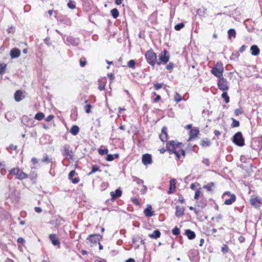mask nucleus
<instances>
[{
	"label": "nucleus",
	"instance_id": "obj_1",
	"mask_svg": "<svg viewBox=\"0 0 262 262\" xmlns=\"http://www.w3.org/2000/svg\"><path fill=\"white\" fill-rule=\"evenodd\" d=\"M182 147V143H176L174 141H170L167 143L166 148L167 150L169 151V154L174 153L177 159H180V154L181 152L180 149Z\"/></svg>",
	"mask_w": 262,
	"mask_h": 262
},
{
	"label": "nucleus",
	"instance_id": "obj_2",
	"mask_svg": "<svg viewBox=\"0 0 262 262\" xmlns=\"http://www.w3.org/2000/svg\"><path fill=\"white\" fill-rule=\"evenodd\" d=\"M9 174L16 176L19 180H23L28 177V175L18 167L13 168L9 170Z\"/></svg>",
	"mask_w": 262,
	"mask_h": 262
},
{
	"label": "nucleus",
	"instance_id": "obj_3",
	"mask_svg": "<svg viewBox=\"0 0 262 262\" xmlns=\"http://www.w3.org/2000/svg\"><path fill=\"white\" fill-rule=\"evenodd\" d=\"M147 62L152 66L157 63V55L152 49L148 50L145 54Z\"/></svg>",
	"mask_w": 262,
	"mask_h": 262
},
{
	"label": "nucleus",
	"instance_id": "obj_4",
	"mask_svg": "<svg viewBox=\"0 0 262 262\" xmlns=\"http://www.w3.org/2000/svg\"><path fill=\"white\" fill-rule=\"evenodd\" d=\"M211 72L219 78L223 77V68L222 63L221 62H217L215 66L212 68Z\"/></svg>",
	"mask_w": 262,
	"mask_h": 262
},
{
	"label": "nucleus",
	"instance_id": "obj_5",
	"mask_svg": "<svg viewBox=\"0 0 262 262\" xmlns=\"http://www.w3.org/2000/svg\"><path fill=\"white\" fill-rule=\"evenodd\" d=\"M233 142L234 144L239 146L244 145L245 140L241 132H237L233 136Z\"/></svg>",
	"mask_w": 262,
	"mask_h": 262
},
{
	"label": "nucleus",
	"instance_id": "obj_6",
	"mask_svg": "<svg viewBox=\"0 0 262 262\" xmlns=\"http://www.w3.org/2000/svg\"><path fill=\"white\" fill-rule=\"evenodd\" d=\"M159 61H157L158 65H160L162 63H166L169 59V55L168 52L164 50L162 51L159 55Z\"/></svg>",
	"mask_w": 262,
	"mask_h": 262
},
{
	"label": "nucleus",
	"instance_id": "obj_7",
	"mask_svg": "<svg viewBox=\"0 0 262 262\" xmlns=\"http://www.w3.org/2000/svg\"><path fill=\"white\" fill-rule=\"evenodd\" d=\"M217 86L219 89L223 92L227 91L229 89L228 82L223 77L221 78H219Z\"/></svg>",
	"mask_w": 262,
	"mask_h": 262
},
{
	"label": "nucleus",
	"instance_id": "obj_8",
	"mask_svg": "<svg viewBox=\"0 0 262 262\" xmlns=\"http://www.w3.org/2000/svg\"><path fill=\"white\" fill-rule=\"evenodd\" d=\"M73 151L70 149L69 145H65L63 146V149L62 151V155L66 159H72L73 157Z\"/></svg>",
	"mask_w": 262,
	"mask_h": 262
},
{
	"label": "nucleus",
	"instance_id": "obj_9",
	"mask_svg": "<svg viewBox=\"0 0 262 262\" xmlns=\"http://www.w3.org/2000/svg\"><path fill=\"white\" fill-rule=\"evenodd\" d=\"M21 123L28 127H32L34 125V121L28 116L24 115L21 118Z\"/></svg>",
	"mask_w": 262,
	"mask_h": 262
},
{
	"label": "nucleus",
	"instance_id": "obj_10",
	"mask_svg": "<svg viewBox=\"0 0 262 262\" xmlns=\"http://www.w3.org/2000/svg\"><path fill=\"white\" fill-rule=\"evenodd\" d=\"M230 195V198L226 199L224 202V204L227 205H231L234 203L236 200V196L234 194H232L229 191H227L224 193V195Z\"/></svg>",
	"mask_w": 262,
	"mask_h": 262
},
{
	"label": "nucleus",
	"instance_id": "obj_11",
	"mask_svg": "<svg viewBox=\"0 0 262 262\" xmlns=\"http://www.w3.org/2000/svg\"><path fill=\"white\" fill-rule=\"evenodd\" d=\"M167 128L166 126H163L162 128L161 133L159 135V138L161 141L164 142L167 140Z\"/></svg>",
	"mask_w": 262,
	"mask_h": 262
},
{
	"label": "nucleus",
	"instance_id": "obj_12",
	"mask_svg": "<svg viewBox=\"0 0 262 262\" xmlns=\"http://www.w3.org/2000/svg\"><path fill=\"white\" fill-rule=\"evenodd\" d=\"M142 162L143 164L147 165L152 163V158L150 155L146 154L142 156Z\"/></svg>",
	"mask_w": 262,
	"mask_h": 262
},
{
	"label": "nucleus",
	"instance_id": "obj_13",
	"mask_svg": "<svg viewBox=\"0 0 262 262\" xmlns=\"http://www.w3.org/2000/svg\"><path fill=\"white\" fill-rule=\"evenodd\" d=\"M199 129L196 127H194L191 129L189 132V138L188 141H190L191 140L195 138L199 135Z\"/></svg>",
	"mask_w": 262,
	"mask_h": 262
},
{
	"label": "nucleus",
	"instance_id": "obj_14",
	"mask_svg": "<svg viewBox=\"0 0 262 262\" xmlns=\"http://www.w3.org/2000/svg\"><path fill=\"white\" fill-rule=\"evenodd\" d=\"M49 239L51 241L52 244L54 246H59L60 245V242L56 234H50L49 235Z\"/></svg>",
	"mask_w": 262,
	"mask_h": 262
},
{
	"label": "nucleus",
	"instance_id": "obj_15",
	"mask_svg": "<svg viewBox=\"0 0 262 262\" xmlns=\"http://www.w3.org/2000/svg\"><path fill=\"white\" fill-rule=\"evenodd\" d=\"M170 186L169 188V190L168 191V193L170 194L175 191L176 190V179H172L170 180L169 182Z\"/></svg>",
	"mask_w": 262,
	"mask_h": 262
},
{
	"label": "nucleus",
	"instance_id": "obj_16",
	"mask_svg": "<svg viewBox=\"0 0 262 262\" xmlns=\"http://www.w3.org/2000/svg\"><path fill=\"white\" fill-rule=\"evenodd\" d=\"M101 238H102V236L100 234H93L89 235L88 239H90L91 242L96 243L99 242Z\"/></svg>",
	"mask_w": 262,
	"mask_h": 262
},
{
	"label": "nucleus",
	"instance_id": "obj_17",
	"mask_svg": "<svg viewBox=\"0 0 262 262\" xmlns=\"http://www.w3.org/2000/svg\"><path fill=\"white\" fill-rule=\"evenodd\" d=\"M20 55V51L17 48H13L10 51V56L12 58L18 57Z\"/></svg>",
	"mask_w": 262,
	"mask_h": 262
},
{
	"label": "nucleus",
	"instance_id": "obj_18",
	"mask_svg": "<svg viewBox=\"0 0 262 262\" xmlns=\"http://www.w3.org/2000/svg\"><path fill=\"white\" fill-rule=\"evenodd\" d=\"M184 208L183 206H177L176 215L177 217H180L184 215Z\"/></svg>",
	"mask_w": 262,
	"mask_h": 262
},
{
	"label": "nucleus",
	"instance_id": "obj_19",
	"mask_svg": "<svg viewBox=\"0 0 262 262\" xmlns=\"http://www.w3.org/2000/svg\"><path fill=\"white\" fill-rule=\"evenodd\" d=\"M66 41L68 43L73 46H76L78 45V40L71 36L68 37L66 39Z\"/></svg>",
	"mask_w": 262,
	"mask_h": 262
},
{
	"label": "nucleus",
	"instance_id": "obj_20",
	"mask_svg": "<svg viewBox=\"0 0 262 262\" xmlns=\"http://www.w3.org/2000/svg\"><path fill=\"white\" fill-rule=\"evenodd\" d=\"M75 174V170H72L70 172L69 174V179L72 181L74 184H77L79 182V179L78 178H73Z\"/></svg>",
	"mask_w": 262,
	"mask_h": 262
},
{
	"label": "nucleus",
	"instance_id": "obj_21",
	"mask_svg": "<svg viewBox=\"0 0 262 262\" xmlns=\"http://www.w3.org/2000/svg\"><path fill=\"white\" fill-rule=\"evenodd\" d=\"M122 193V191L120 189H117L116 190L115 192L111 191L110 194L112 196V200H114L116 198H119L121 196Z\"/></svg>",
	"mask_w": 262,
	"mask_h": 262
},
{
	"label": "nucleus",
	"instance_id": "obj_22",
	"mask_svg": "<svg viewBox=\"0 0 262 262\" xmlns=\"http://www.w3.org/2000/svg\"><path fill=\"white\" fill-rule=\"evenodd\" d=\"M250 203L252 205L256 207H259L261 204L260 199L257 197L253 198L250 199Z\"/></svg>",
	"mask_w": 262,
	"mask_h": 262
},
{
	"label": "nucleus",
	"instance_id": "obj_23",
	"mask_svg": "<svg viewBox=\"0 0 262 262\" xmlns=\"http://www.w3.org/2000/svg\"><path fill=\"white\" fill-rule=\"evenodd\" d=\"M144 213L147 217H151L154 215L153 211H152V207L151 205H147V208L144 210Z\"/></svg>",
	"mask_w": 262,
	"mask_h": 262
},
{
	"label": "nucleus",
	"instance_id": "obj_24",
	"mask_svg": "<svg viewBox=\"0 0 262 262\" xmlns=\"http://www.w3.org/2000/svg\"><path fill=\"white\" fill-rule=\"evenodd\" d=\"M251 54L254 56H257L259 55L260 50L256 45H252L250 48Z\"/></svg>",
	"mask_w": 262,
	"mask_h": 262
},
{
	"label": "nucleus",
	"instance_id": "obj_25",
	"mask_svg": "<svg viewBox=\"0 0 262 262\" xmlns=\"http://www.w3.org/2000/svg\"><path fill=\"white\" fill-rule=\"evenodd\" d=\"M23 92L20 90L16 91L14 94V99L17 102L20 101L22 100Z\"/></svg>",
	"mask_w": 262,
	"mask_h": 262
},
{
	"label": "nucleus",
	"instance_id": "obj_26",
	"mask_svg": "<svg viewBox=\"0 0 262 262\" xmlns=\"http://www.w3.org/2000/svg\"><path fill=\"white\" fill-rule=\"evenodd\" d=\"M185 234L187 236L188 239H193L195 237V234L194 232L191 231L190 229H187L185 231Z\"/></svg>",
	"mask_w": 262,
	"mask_h": 262
},
{
	"label": "nucleus",
	"instance_id": "obj_27",
	"mask_svg": "<svg viewBox=\"0 0 262 262\" xmlns=\"http://www.w3.org/2000/svg\"><path fill=\"white\" fill-rule=\"evenodd\" d=\"M79 132V128L77 125H73L70 129V133L73 135H74V136L77 135L78 134Z\"/></svg>",
	"mask_w": 262,
	"mask_h": 262
},
{
	"label": "nucleus",
	"instance_id": "obj_28",
	"mask_svg": "<svg viewBox=\"0 0 262 262\" xmlns=\"http://www.w3.org/2000/svg\"><path fill=\"white\" fill-rule=\"evenodd\" d=\"M228 36L229 39L232 37L235 38L236 37V31L234 29H230L228 31Z\"/></svg>",
	"mask_w": 262,
	"mask_h": 262
},
{
	"label": "nucleus",
	"instance_id": "obj_29",
	"mask_svg": "<svg viewBox=\"0 0 262 262\" xmlns=\"http://www.w3.org/2000/svg\"><path fill=\"white\" fill-rule=\"evenodd\" d=\"M161 235V233L159 230H156L154 231L153 233L151 234H149V237L151 238L156 239L159 237Z\"/></svg>",
	"mask_w": 262,
	"mask_h": 262
},
{
	"label": "nucleus",
	"instance_id": "obj_30",
	"mask_svg": "<svg viewBox=\"0 0 262 262\" xmlns=\"http://www.w3.org/2000/svg\"><path fill=\"white\" fill-rule=\"evenodd\" d=\"M96 171H101L100 167L96 165H93L92 167V170L88 173V175L91 176L95 172H96Z\"/></svg>",
	"mask_w": 262,
	"mask_h": 262
},
{
	"label": "nucleus",
	"instance_id": "obj_31",
	"mask_svg": "<svg viewBox=\"0 0 262 262\" xmlns=\"http://www.w3.org/2000/svg\"><path fill=\"white\" fill-rule=\"evenodd\" d=\"M41 161L43 163L48 164L52 162V158H49L47 155H45L41 159Z\"/></svg>",
	"mask_w": 262,
	"mask_h": 262
},
{
	"label": "nucleus",
	"instance_id": "obj_32",
	"mask_svg": "<svg viewBox=\"0 0 262 262\" xmlns=\"http://www.w3.org/2000/svg\"><path fill=\"white\" fill-rule=\"evenodd\" d=\"M111 14L114 18H117L119 15V11L116 8L113 9L111 11Z\"/></svg>",
	"mask_w": 262,
	"mask_h": 262
},
{
	"label": "nucleus",
	"instance_id": "obj_33",
	"mask_svg": "<svg viewBox=\"0 0 262 262\" xmlns=\"http://www.w3.org/2000/svg\"><path fill=\"white\" fill-rule=\"evenodd\" d=\"M214 186V183L213 182H210L207 184L206 185L203 186V188L206 189L207 191H210L212 190V187Z\"/></svg>",
	"mask_w": 262,
	"mask_h": 262
},
{
	"label": "nucleus",
	"instance_id": "obj_34",
	"mask_svg": "<svg viewBox=\"0 0 262 262\" xmlns=\"http://www.w3.org/2000/svg\"><path fill=\"white\" fill-rule=\"evenodd\" d=\"M44 117L45 115L43 114V113L41 112H39L35 115L34 118L38 120H41L44 118Z\"/></svg>",
	"mask_w": 262,
	"mask_h": 262
},
{
	"label": "nucleus",
	"instance_id": "obj_35",
	"mask_svg": "<svg viewBox=\"0 0 262 262\" xmlns=\"http://www.w3.org/2000/svg\"><path fill=\"white\" fill-rule=\"evenodd\" d=\"M201 145L203 147L209 146L210 145V142L208 139H204L201 141Z\"/></svg>",
	"mask_w": 262,
	"mask_h": 262
},
{
	"label": "nucleus",
	"instance_id": "obj_36",
	"mask_svg": "<svg viewBox=\"0 0 262 262\" xmlns=\"http://www.w3.org/2000/svg\"><path fill=\"white\" fill-rule=\"evenodd\" d=\"M222 97L223 99H224L226 103H228L229 102V101H230L229 97L228 96V94H227L226 91H225L223 93V94H222Z\"/></svg>",
	"mask_w": 262,
	"mask_h": 262
},
{
	"label": "nucleus",
	"instance_id": "obj_37",
	"mask_svg": "<svg viewBox=\"0 0 262 262\" xmlns=\"http://www.w3.org/2000/svg\"><path fill=\"white\" fill-rule=\"evenodd\" d=\"M135 64H136L135 61L132 59L129 60V61L128 62V63H127L128 67L133 69H135Z\"/></svg>",
	"mask_w": 262,
	"mask_h": 262
},
{
	"label": "nucleus",
	"instance_id": "obj_38",
	"mask_svg": "<svg viewBox=\"0 0 262 262\" xmlns=\"http://www.w3.org/2000/svg\"><path fill=\"white\" fill-rule=\"evenodd\" d=\"M133 181L136 182L138 184L143 185L144 183V181L142 180H141L138 178H137L136 177H133Z\"/></svg>",
	"mask_w": 262,
	"mask_h": 262
},
{
	"label": "nucleus",
	"instance_id": "obj_39",
	"mask_svg": "<svg viewBox=\"0 0 262 262\" xmlns=\"http://www.w3.org/2000/svg\"><path fill=\"white\" fill-rule=\"evenodd\" d=\"M67 5L68 7L71 9H74L76 8L75 3L72 1H70Z\"/></svg>",
	"mask_w": 262,
	"mask_h": 262
},
{
	"label": "nucleus",
	"instance_id": "obj_40",
	"mask_svg": "<svg viewBox=\"0 0 262 262\" xmlns=\"http://www.w3.org/2000/svg\"><path fill=\"white\" fill-rule=\"evenodd\" d=\"M184 27V24L183 23L178 24L174 26V29L177 31H179Z\"/></svg>",
	"mask_w": 262,
	"mask_h": 262
},
{
	"label": "nucleus",
	"instance_id": "obj_41",
	"mask_svg": "<svg viewBox=\"0 0 262 262\" xmlns=\"http://www.w3.org/2000/svg\"><path fill=\"white\" fill-rule=\"evenodd\" d=\"M108 150L107 148H105V149L100 148L98 149V153L100 155H106L108 153Z\"/></svg>",
	"mask_w": 262,
	"mask_h": 262
},
{
	"label": "nucleus",
	"instance_id": "obj_42",
	"mask_svg": "<svg viewBox=\"0 0 262 262\" xmlns=\"http://www.w3.org/2000/svg\"><path fill=\"white\" fill-rule=\"evenodd\" d=\"M232 120L233 121V122H232V123L231 124L232 127H236L239 126V122L238 121H237V120H236L235 119H234L233 118H232Z\"/></svg>",
	"mask_w": 262,
	"mask_h": 262
},
{
	"label": "nucleus",
	"instance_id": "obj_43",
	"mask_svg": "<svg viewBox=\"0 0 262 262\" xmlns=\"http://www.w3.org/2000/svg\"><path fill=\"white\" fill-rule=\"evenodd\" d=\"M6 65L4 63L0 64V74L2 75L5 72Z\"/></svg>",
	"mask_w": 262,
	"mask_h": 262
},
{
	"label": "nucleus",
	"instance_id": "obj_44",
	"mask_svg": "<svg viewBox=\"0 0 262 262\" xmlns=\"http://www.w3.org/2000/svg\"><path fill=\"white\" fill-rule=\"evenodd\" d=\"M172 233L174 235H178L180 233V230L177 227H175L172 229Z\"/></svg>",
	"mask_w": 262,
	"mask_h": 262
},
{
	"label": "nucleus",
	"instance_id": "obj_45",
	"mask_svg": "<svg viewBox=\"0 0 262 262\" xmlns=\"http://www.w3.org/2000/svg\"><path fill=\"white\" fill-rule=\"evenodd\" d=\"M174 99L177 102H179L182 100V97L179 94L176 93L174 95Z\"/></svg>",
	"mask_w": 262,
	"mask_h": 262
},
{
	"label": "nucleus",
	"instance_id": "obj_46",
	"mask_svg": "<svg viewBox=\"0 0 262 262\" xmlns=\"http://www.w3.org/2000/svg\"><path fill=\"white\" fill-rule=\"evenodd\" d=\"M92 107V105L91 104H87L84 106V110L86 113H90L91 112V109Z\"/></svg>",
	"mask_w": 262,
	"mask_h": 262
},
{
	"label": "nucleus",
	"instance_id": "obj_47",
	"mask_svg": "<svg viewBox=\"0 0 262 262\" xmlns=\"http://www.w3.org/2000/svg\"><path fill=\"white\" fill-rule=\"evenodd\" d=\"M86 59L84 57H81L80 59V65L81 67H83L86 65Z\"/></svg>",
	"mask_w": 262,
	"mask_h": 262
},
{
	"label": "nucleus",
	"instance_id": "obj_48",
	"mask_svg": "<svg viewBox=\"0 0 262 262\" xmlns=\"http://www.w3.org/2000/svg\"><path fill=\"white\" fill-rule=\"evenodd\" d=\"M221 250L222 252H223L224 253H227L228 252L229 250L228 247L226 245H224L222 247Z\"/></svg>",
	"mask_w": 262,
	"mask_h": 262
},
{
	"label": "nucleus",
	"instance_id": "obj_49",
	"mask_svg": "<svg viewBox=\"0 0 262 262\" xmlns=\"http://www.w3.org/2000/svg\"><path fill=\"white\" fill-rule=\"evenodd\" d=\"M115 157L113 155H107L106 160L108 161H112L114 160Z\"/></svg>",
	"mask_w": 262,
	"mask_h": 262
},
{
	"label": "nucleus",
	"instance_id": "obj_50",
	"mask_svg": "<svg viewBox=\"0 0 262 262\" xmlns=\"http://www.w3.org/2000/svg\"><path fill=\"white\" fill-rule=\"evenodd\" d=\"M201 194V191L199 189L196 190L195 192L194 198L195 200H198Z\"/></svg>",
	"mask_w": 262,
	"mask_h": 262
},
{
	"label": "nucleus",
	"instance_id": "obj_51",
	"mask_svg": "<svg viewBox=\"0 0 262 262\" xmlns=\"http://www.w3.org/2000/svg\"><path fill=\"white\" fill-rule=\"evenodd\" d=\"M162 86V83H156L154 84V87L156 90H158L161 89Z\"/></svg>",
	"mask_w": 262,
	"mask_h": 262
},
{
	"label": "nucleus",
	"instance_id": "obj_52",
	"mask_svg": "<svg viewBox=\"0 0 262 262\" xmlns=\"http://www.w3.org/2000/svg\"><path fill=\"white\" fill-rule=\"evenodd\" d=\"M166 69L168 70H171L173 68V64L171 62H169L166 67Z\"/></svg>",
	"mask_w": 262,
	"mask_h": 262
},
{
	"label": "nucleus",
	"instance_id": "obj_53",
	"mask_svg": "<svg viewBox=\"0 0 262 262\" xmlns=\"http://www.w3.org/2000/svg\"><path fill=\"white\" fill-rule=\"evenodd\" d=\"M132 202L136 205H140V202L139 201H138V200L136 198H133L132 199Z\"/></svg>",
	"mask_w": 262,
	"mask_h": 262
},
{
	"label": "nucleus",
	"instance_id": "obj_54",
	"mask_svg": "<svg viewBox=\"0 0 262 262\" xmlns=\"http://www.w3.org/2000/svg\"><path fill=\"white\" fill-rule=\"evenodd\" d=\"M147 190V186H145V185H143L142 188L141 189L140 192H141L142 194H145V193L146 192Z\"/></svg>",
	"mask_w": 262,
	"mask_h": 262
},
{
	"label": "nucleus",
	"instance_id": "obj_55",
	"mask_svg": "<svg viewBox=\"0 0 262 262\" xmlns=\"http://www.w3.org/2000/svg\"><path fill=\"white\" fill-rule=\"evenodd\" d=\"M202 162L207 166H208L210 164L209 160L207 158L203 159Z\"/></svg>",
	"mask_w": 262,
	"mask_h": 262
},
{
	"label": "nucleus",
	"instance_id": "obj_56",
	"mask_svg": "<svg viewBox=\"0 0 262 262\" xmlns=\"http://www.w3.org/2000/svg\"><path fill=\"white\" fill-rule=\"evenodd\" d=\"M234 113L236 116H238L242 113V111L241 109L237 108L235 110Z\"/></svg>",
	"mask_w": 262,
	"mask_h": 262
},
{
	"label": "nucleus",
	"instance_id": "obj_57",
	"mask_svg": "<svg viewBox=\"0 0 262 262\" xmlns=\"http://www.w3.org/2000/svg\"><path fill=\"white\" fill-rule=\"evenodd\" d=\"M247 48V46H245V45H243L239 49V51L241 52V53H242Z\"/></svg>",
	"mask_w": 262,
	"mask_h": 262
},
{
	"label": "nucleus",
	"instance_id": "obj_58",
	"mask_svg": "<svg viewBox=\"0 0 262 262\" xmlns=\"http://www.w3.org/2000/svg\"><path fill=\"white\" fill-rule=\"evenodd\" d=\"M9 148L11 150H16L17 148V146L16 145H14L13 144H11L9 146Z\"/></svg>",
	"mask_w": 262,
	"mask_h": 262
},
{
	"label": "nucleus",
	"instance_id": "obj_59",
	"mask_svg": "<svg viewBox=\"0 0 262 262\" xmlns=\"http://www.w3.org/2000/svg\"><path fill=\"white\" fill-rule=\"evenodd\" d=\"M34 210L37 213H40L42 211L41 208L39 207H35Z\"/></svg>",
	"mask_w": 262,
	"mask_h": 262
},
{
	"label": "nucleus",
	"instance_id": "obj_60",
	"mask_svg": "<svg viewBox=\"0 0 262 262\" xmlns=\"http://www.w3.org/2000/svg\"><path fill=\"white\" fill-rule=\"evenodd\" d=\"M98 89L100 91L104 90L105 89V85L102 84H100L98 86Z\"/></svg>",
	"mask_w": 262,
	"mask_h": 262
},
{
	"label": "nucleus",
	"instance_id": "obj_61",
	"mask_svg": "<svg viewBox=\"0 0 262 262\" xmlns=\"http://www.w3.org/2000/svg\"><path fill=\"white\" fill-rule=\"evenodd\" d=\"M53 118V115H49L48 116L47 118L46 119V120L47 121H50L51 120H52Z\"/></svg>",
	"mask_w": 262,
	"mask_h": 262
},
{
	"label": "nucleus",
	"instance_id": "obj_62",
	"mask_svg": "<svg viewBox=\"0 0 262 262\" xmlns=\"http://www.w3.org/2000/svg\"><path fill=\"white\" fill-rule=\"evenodd\" d=\"M178 201L180 202L181 203H184L185 202V199L183 196H180L178 200Z\"/></svg>",
	"mask_w": 262,
	"mask_h": 262
},
{
	"label": "nucleus",
	"instance_id": "obj_63",
	"mask_svg": "<svg viewBox=\"0 0 262 262\" xmlns=\"http://www.w3.org/2000/svg\"><path fill=\"white\" fill-rule=\"evenodd\" d=\"M238 240H239L240 243H243V242H244L245 241V237L244 236H241L239 237Z\"/></svg>",
	"mask_w": 262,
	"mask_h": 262
},
{
	"label": "nucleus",
	"instance_id": "obj_64",
	"mask_svg": "<svg viewBox=\"0 0 262 262\" xmlns=\"http://www.w3.org/2000/svg\"><path fill=\"white\" fill-rule=\"evenodd\" d=\"M17 242L18 243H23L24 242H25V239L22 237H19L17 239Z\"/></svg>",
	"mask_w": 262,
	"mask_h": 262
}]
</instances>
